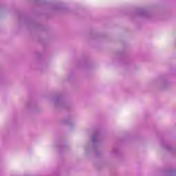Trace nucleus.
<instances>
[{
  "instance_id": "1",
  "label": "nucleus",
  "mask_w": 176,
  "mask_h": 176,
  "mask_svg": "<svg viewBox=\"0 0 176 176\" xmlns=\"http://www.w3.org/2000/svg\"><path fill=\"white\" fill-rule=\"evenodd\" d=\"M91 142L93 144V150L94 152H96V156H98V151H97V149H98V146H100V131H96L94 133L91 138Z\"/></svg>"
},
{
  "instance_id": "2",
  "label": "nucleus",
  "mask_w": 176,
  "mask_h": 176,
  "mask_svg": "<svg viewBox=\"0 0 176 176\" xmlns=\"http://www.w3.org/2000/svg\"><path fill=\"white\" fill-rule=\"evenodd\" d=\"M54 104L56 108H65V100L63 97V95H58L54 99Z\"/></svg>"
},
{
  "instance_id": "3",
  "label": "nucleus",
  "mask_w": 176,
  "mask_h": 176,
  "mask_svg": "<svg viewBox=\"0 0 176 176\" xmlns=\"http://www.w3.org/2000/svg\"><path fill=\"white\" fill-rule=\"evenodd\" d=\"M136 14L138 16H140V17H142L143 19H147V20H151V19H152V17H153V15L152 14H151L148 11H146L144 9H141V8H139L136 11Z\"/></svg>"
},
{
  "instance_id": "4",
  "label": "nucleus",
  "mask_w": 176,
  "mask_h": 176,
  "mask_svg": "<svg viewBox=\"0 0 176 176\" xmlns=\"http://www.w3.org/2000/svg\"><path fill=\"white\" fill-rule=\"evenodd\" d=\"M68 8L63 3L53 4L51 6V10L54 12H65Z\"/></svg>"
},
{
  "instance_id": "5",
  "label": "nucleus",
  "mask_w": 176,
  "mask_h": 176,
  "mask_svg": "<svg viewBox=\"0 0 176 176\" xmlns=\"http://www.w3.org/2000/svg\"><path fill=\"white\" fill-rule=\"evenodd\" d=\"M162 146H164V148L166 151H168V152H170L171 153H174V152H175V147L173 146H170V144L166 142L162 143Z\"/></svg>"
},
{
  "instance_id": "6",
  "label": "nucleus",
  "mask_w": 176,
  "mask_h": 176,
  "mask_svg": "<svg viewBox=\"0 0 176 176\" xmlns=\"http://www.w3.org/2000/svg\"><path fill=\"white\" fill-rule=\"evenodd\" d=\"M165 175L174 176L176 175L175 168H169L165 171Z\"/></svg>"
},
{
  "instance_id": "7",
  "label": "nucleus",
  "mask_w": 176,
  "mask_h": 176,
  "mask_svg": "<svg viewBox=\"0 0 176 176\" xmlns=\"http://www.w3.org/2000/svg\"><path fill=\"white\" fill-rule=\"evenodd\" d=\"M119 153V149L118 148H113L111 151V155L116 156Z\"/></svg>"
},
{
  "instance_id": "8",
  "label": "nucleus",
  "mask_w": 176,
  "mask_h": 176,
  "mask_svg": "<svg viewBox=\"0 0 176 176\" xmlns=\"http://www.w3.org/2000/svg\"><path fill=\"white\" fill-rule=\"evenodd\" d=\"M36 3L38 5H45V0H36Z\"/></svg>"
},
{
  "instance_id": "9",
  "label": "nucleus",
  "mask_w": 176,
  "mask_h": 176,
  "mask_svg": "<svg viewBox=\"0 0 176 176\" xmlns=\"http://www.w3.org/2000/svg\"><path fill=\"white\" fill-rule=\"evenodd\" d=\"M167 85H168V83L165 82V83H164V87H163V88H164V89H166V86H167Z\"/></svg>"
}]
</instances>
